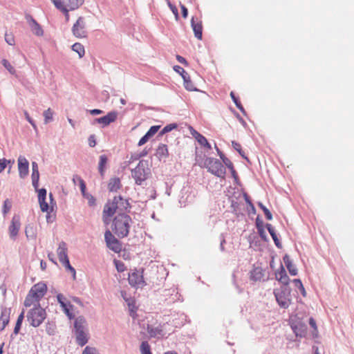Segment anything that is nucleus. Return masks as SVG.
Wrapping results in <instances>:
<instances>
[{"mask_svg": "<svg viewBox=\"0 0 354 354\" xmlns=\"http://www.w3.org/2000/svg\"><path fill=\"white\" fill-rule=\"evenodd\" d=\"M88 145L91 147H94L96 145V140L95 135H91L88 139Z\"/></svg>", "mask_w": 354, "mask_h": 354, "instance_id": "nucleus-56", "label": "nucleus"}, {"mask_svg": "<svg viewBox=\"0 0 354 354\" xmlns=\"http://www.w3.org/2000/svg\"><path fill=\"white\" fill-rule=\"evenodd\" d=\"M67 251L68 248L66 243L64 241L60 242L57 252L59 257V260L62 263L65 262L66 260H69L67 254Z\"/></svg>", "mask_w": 354, "mask_h": 354, "instance_id": "nucleus-21", "label": "nucleus"}, {"mask_svg": "<svg viewBox=\"0 0 354 354\" xmlns=\"http://www.w3.org/2000/svg\"><path fill=\"white\" fill-rule=\"evenodd\" d=\"M56 8H66L67 10H75L79 8L84 0H52Z\"/></svg>", "mask_w": 354, "mask_h": 354, "instance_id": "nucleus-11", "label": "nucleus"}, {"mask_svg": "<svg viewBox=\"0 0 354 354\" xmlns=\"http://www.w3.org/2000/svg\"><path fill=\"white\" fill-rule=\"evenodd\" d=\"M215 149L217 151V153L218 155L219 156V157L221 158V160H222V163L223 165L225 166H226L227 168H232V162H231V160L227 158L224 154L217 147V146L215 145Z\"/></svg>", "mask_w": 354, "mask_h": 354, "instance_id": "nucleus-30", "label": "nucleus"}, {"mask_svg": "<svg viewBox=\"0 0 354 354\" xmlns=\"http://www.w3.org/2000/svg\"><path fill=\"white\" fill-rule=\"evenodd\" d=\"M118 116V113L116 111H111L109 112L106 115L95 118L94 120V122H97L99 124H102L103 127L108 126L111 122H113L116 120Z\"/></svg>", "mask_w": 354, "mask_h": 354, "instance_id": "nucleus-17", "label": "nucleus"}, {"mask_svg": "<svg viewBox=\"0 0 354 354\" xmlns=\"http://www.w3.org/2000/svg\"><path fill=\"white\" fill-rule=\"evenodd\" d=\"M72 50L76 52L80 57H82L84 55L85 50L84 47L80 43H75L72 46Z\"/></svg>", "mask_w": 354, "mask_h": 354, "instance_id": "nucleus-33", "label": "nucleus"}, {"mask_svg": "<svg viewBox=\"0 0 354 354\" xmlns=\"http://www.w3.org/2000/svg\"><path fill=\"white\" fill-rule=\"evenodd\" d=\"M196 140L201 146L205 145V144H206L207 141L206 138L203 136L202 134L198 136Z\"/></svg>", "mask_w": 354, "mask_h": 354, "instance_id": "nucleus-55", "label": "nucleus"}, {"mask_svg": "<svg viewBox=\"0 0 354 354\" xmlns=\"http://www.w3.org/2000/svg\"><path fill=\"white\" fill-rule=\"evenodd\" d=\"M83 354H97V351L94 348L86 346L83 351Z\"/></svg>", "mask_w": 354, "mask_h": 354, "instance_id": "nucleus-57", "label": "nucleus"}, {"mask_svg": "<svg viewBox=\"0 0 354 354\" xmlns=\"http://www.w3.org/2000/svg\"><path fill=\"white\" fill-rule=\"evenodd\" d=\"M130 208L131 205L128 199H125L121 196H116L112 200H109L105 204L103 216L111 217L117 210L122 212Z\"/></svg>", "mask_w": 354, "mask_h": 354, "instance_id": "nucleus-2", "label": "nucleus"}, {"mask_svg": "<svg viewBox=\"0 0 354 354\" xmlns=\"http://www.w3.org/2000/svg\"><path fill=\"white\" fill-rule=\"evenodd\" d=\"M5 39H6V41L9 44V45H14L15 44V40H14V38L12 37V35H9L8 34H6L5 35Z\"/></svg>", "mask_w": 354, "mask_h": 354, "instance_id": "nucleus-61", "label": "nucleus"}, {"mask_svg": "<svg viewBox=\"0 0 354 354\" xmlns=\"http://www.w3.org/2000/svg\"><path fill=\"white\" fill-rule=\"evenodd\" d=\"M11 207H12V205H11V203L10 202V201L8 199L5 200L3 202V209H2V212H3V215H6L8 214V212L10 210Z\"/></svg>", "mask_w": 354, "mask_h": 354, "instance_id": "nucleus-48", "label": "nucleus"}, {"mask_svg": "<svg viewBox=\"0 0 354 354\" xmlns=\"http://www.w3.org/2000/svg\"><path fill=\"white\" fill-rule=\"evenodd\" d=\"M277 302L283 308H288L291 303L290 288L287 286H281L279 288L274 290Z\"/></svg>", "mask_w": 354, "mask_h": 354, "instance_id": "nucleus-6", "label": "nucleus"}, {"mask_svg": "<svg viewBox=\"0 0 354 354\" xmlns=\"http://www.w3.org/2000/svg\"><path fill=\"white\" fill-rule=\"evenodd\" d=\"M24 115H25V117H26V119L28 121V122L32 126V127L34 129H36L37 126L35 123V122L33 121V120L30 117L28 113L26 111H24Z\"/></svg>", "mask_w": 354, "mask_h": 354, "instance_id": "nucleus-59", "label": "nucleus"}, {"mask_svg": "<svg viewBox=\"0 0 354 354\" xmlns=\"http://www.w3.org/2000/svg\"><path fill=\"white\" fill-rule=\"evenodd\" d=\"M57 302L60 304V306L62 307V308H65L67 306H69L71 308L73 307V306L70 304V302H68V303L66 302V299L61 293H59L57 295Z\"/></svg>", "mask_w": 354, "mask_h": 354, "instance_id": "nucleus-34", "label": "nucleus"}, {"mask_svg": "<svg viewBox=\"0 0 354 354\" xmlns=\"http://www.w3.org/2000/svg\"><path fill=\"white\" fill-rule=\"evenodd\" d=\"M107 162L108 158L106 155L103 154L100 156L98 171L102 178H104V176L106 165L107 164Z\"/></svg>", "mask_w": 354, "mask_h": 354, "instance_id": "nucleus-28", "label": "nucleus"}, {"mask_svg": "<svg viewBox=\"0 0 354 354\" xmlns=\"http://www.w3.org/2000/svg\"><path fill=\"white\" fill-rule=\"evenodd\" d=\"M258 206L262 209L263 212L266 218L270 221L272 219V214L270 211L261 202L258 203Z\"/></svg>", "mask_w": 354, "mask_h": 354, "instance_id": "nucleus-41", "label": "nucleus"}, {"mask_svg": "<svg viewBox=\"0 0 354 354\" xmlns=\"http://www.w3.org/2000/svg\"><path fill=\"white\" fill-rule=\"evenodd\" d=\"M160 126L155 125L150 127L148 131L146 133L150 138L157 133Z\"/></svg>", "mask_w": 354, "mask_h": 354, "instance_id": "nucleus-49", "label": "nucleus"}, {"mask_svg": "<svg viewBox=\"0 0 354 354\" xmlns=\"http://www.w3.org/2000/svg\"><path fill=\"white\" fill-rule=\"evenodd\" d=\"M27 320L30 325L37 328L39 326L46 318V310L40 304L34 306L27 313Z\"/></svg>", "mask_w": 354, "mask_h": 354, "instance_id": "nucleus-5", "label": "nucleus"}, {"mask_svg": "<svg viewBox=\"0 0 354 354\" xmlns=\"http://www.w3.org/2000/svg\"><path fill=\"white\" fill-rule=\"evenodd\" d=\"M203 167L207 171L215 176L225 179L226 169L221 160L212 157H205L204 160Z\"/></svg>", "mask_w": 354, "mask_h": 354, "instance_id": "nucleus-3", "label": "nucleus"}, {"mask_svg": "<svg viewBox=\"0 0 354 354\" xmlns=\"http://www.w3.org/2000/svg\"><path fill=\"white\" fill-rule=\"evenodd\" d=\"M108 189L111 192H116L121 187L120 179L118 177L111 178L108 183Z\"/></svg>", "mask_w": 354, "mask_h": 354, "instance_id": "nucleus-25", "label": "nucleus"}, {"mask_svg": "<svg viewBox=\"0 0 354 354\" xmlns=\"http://www.w3.org/2000/svg\"><path fill=\"white\" fill-rule=\"evenodd\" d=\"M150 138V137L149 136H147V133H145L141 138L140 140H139L138 142V146H142L143 145H145L147 141Z\"/></svg>", "mask_w": 354, "mask_h": 354, "instance_id": "nucleus-58", "label": "nucleus"}, {"mask_svg": "<svg viewBox=\"0 0 354 354\" xmlns=\"http://www.w3.org/2000/svg\"><path fill=\"white\" fill-rule=\"evenodd\" d=\"M256 227L257 230L263 228V221L258 216L256 218Z\"/></svg>", "mask_w": 354, "mask_h": 354, "instance_id": "nucleus-62", "label": "nucleus"}, {"mask_svg": "<svg viewBox=\"0 0 354 354\" xmlns=\"http://www.w3.org/2000/svg\"><path fill=\"white\" fill-rule=\"evenodd\" d=\"M1 64L8 71V72L10 74H12V75L15 74V73H16L15 69L7 59H3L1 61Z\"/></svg>", "mask_w": 354, "mask_h": 354, "instance_id": "nucleus-43", "label": "nucleus"}, {"mask_svg": "<svg viewBox=\"0 0 354 354\" xmlns=\"http://www.w3.org/2000/svg\"><path fill=\"white\" fill-rule=\"evenodd\" d=\"M178 127L177 124L176 123H171L165 127L159 132L158 136H162L164 134L170 132L171 131L176 129Z\"/></svg>", "mask_w": 354, "mask_h": 354, "instance_id": "nucleus-35", "label": "nucleus"}, {"mask_svg": "<svg viewBox=\"0 0 354 354\" xmlns=\"http://www.w3.org/2000/svg\"><path fill=\"white\" fill-rule=\"evenodd\" d=\"M84 197L88 199L89 206H93L95 204V198L91 194H87Z\"/></svg>", "mask_w": 354, "mask_h": 354, "instance_id": "nucleus-54", "label": "nucleus"}, {"mask_svg": "<svg viewBox=\"0 0 354 354\" xmlns=\"http://www.w3.org/2000/svg\"><path fill=\"white\" fill-rule=\"evenodd\" d=\"M24 319V311L23 310L20 313V315L18 316V318L17 319V322H16V324H15V328L13 330V334L17 335L19 333Z\"/></svg>", "mask_w": 354, "mask_h": 354, "instance_id": "nucleus-32", "label": "nucleus"}, {"mask_svg": "<svg viewBox=\"0 0 354 354\" xmlns=\"http://www.w3.org/2000/svg\"><path fill=\"white\" fill-rule=\"evenodd\" d=\"M128 301V306L130 311V316L134 317L137 311L138 308L136 306L134 301L131 299L127 300Z\"/></svg>", "mask_w": 354, "mask_h": 354, "instance_id": "nucleus-44", "label": "nucleus"}, {"mask_svg": "<svg viewBox=\"0 0 354 354\" xmlns=\"http://www.w3.org/2000/svg\"><path fill=\"white\" fill-rule=\"evenodd\" d=\"M283 262L290 273L292 276H296L298 273L297 268L292 263V260L288 254H285L283 257Z\"/></svg>", "mask_w": 354, "mask_h": 354, "instance_id": "nucleus-22", "label": "nucleus"}, {"mask_svg": "<svg viewBox=\"0 0 354 354\" xmlns=\"http://www.w3.org/2000/svg\"><path fill=\"white\" fill-rule=\"evenodd\" d=\"M165 324L161 325L160 324L157 327H153L151 325H147V330L151 337L160 339L167 337V333L164 330V327L165 326Z\"/></svg>", "mask_w": 354, "mask_h": 354, "instance_id": "nucleus-13", "label": "nucleus"}, {"mask_svg": "<svg viewBox=\"0 0 354 354\" xmlns=\"http://www.w3.org/2000/svg\"><path fill=\"white\" fill-rule=\"evenodd\" d=\"M53 112L50 108H48L47 110H46L44 112V123L47 124L50 121L53 120Z\"/></svg>", "mask_w": 354, "mask_h": 354, "instance_id": "nucleus-45", "label": "nucleus"}, {"mask_svg": "<svg viewBox=\"0 0 354 354\" xmlns=\"http://www.w3.org/2000/svg\"><path fill=\"white\" fill-rule=\"evenodd\" d=\"M148 170L149 169L145 168V164L142 160H140L136 168L131 170V175L136 185H141L147 180Z\"/></svg>", "mask_w": 354, "mask_h": 354, "instance_id": "nucleus-7", "label": "nucleus"}, {"mask_svg": "<svg viewBox=\"0 0 354 354\" xmlns=\"http://www.w3.org/2000/svg\"><path fill=\"white\" fill-rule=\"evenodd\" d=\"M86 325V321L84 317L79 316L75 319L74 322L75 335L76 342L80 346H84L88 340Z\"/></svg>", "mask_w": 354, "mask_h": 354, "instance_id": "nucleus-4", "label": "nucleus"}, {"mask_svg": "<svg viewBox=\"0 0 354 354\" xmlns=\"http://www.w3.org/2000/svg\"><path fill=\"white\" fill-rule=\"evenodd\" d=\"M140 351L141 354H152L151 351L150 345L147 341H143L141 343Z\"/></svg>", "mask_w": 354, "mask_h": 354, "instance_id": "nucleus-37", "label": "nucleus"}, {"mask_svg": "<svg viewBox=\"0 0 354 354\" xmlns=\"http://www.w3.org/2000/svg\"><path fill=\"white\" fill-rule=\"evenodd\" d=\"M63 266L64 267H66V268L67 270H68L71 272L73 273V276L75 277V274H76V272H75V270L73 267H72L70 264V262H69V260L66 261L65 262H64L63 263Z\"/></svg>", "mask_w": 354, "mask_h": 354, "instance_id": "nucleus-52", "label": "nucleus"}, {"mask_svg": "<svg viewBox=\"0 0 354 354\" xmlns=\"http://www.w3.org/2000/svg\"><path fill=\"white\" fill-rule=\"evenodd\" d=\"M167 4H168V6L169 7V8L171 9V12H173V14L175 15L176 19H178L179 17V15H178V11L177 8L174 5H173L169 1H167Z\"/></svg>", "mask_w": 354, "mask_h": 354, "instance_id": "nucleus-50", "label": "nucleus"}, {"mask_svg": "<svg viewBox=\"0 0 354 354\" xmlns=\"http://www.w3.org/2000/svg\"><path fill=\"white\" fill-rule=\"evenodd\" d=\"M21 227V218L18 214H15L8 227L9 236L12 240H15Z\"/></svg>", "mask_w": 354, "mask_h": 354, "instance_id": "nucleus-12", "label": "nucleus"}, {"mask_svg": "<svg viewBox=\"0 0 354 354\" xmlns=\"http://www.w3.org/2000/svg\"><path fill=\"white\" fill-rule=\"evenodd\" d=\"M155 156L161 160L162 158H166L169 156V151L167 145L160 144L156 149Z\"/></svg>", "mask_w": 354, "mask_h": 354, "instance_id": "nucleus-26", "label": "nucleus"}, {"mask_svg": "<svg viewBox=\"0 0 354 354\" xmlns=\"http://www.w3.org/2000/svg\"><path fill=\"white\" fill-rule=\"evenodd\" d=\"M276 278L282 283V286H288L290 279L282 265L281 270L276 273Z\"/></svg>", "mask_w": 354, "mask_h": 354, "instance_id": "nucleus-24", "label": "nucleus"}, {"mask_svg": "<svg viewBox=\"0 0 354 354\" xmlns=\"http://www.w3.org/2000/svg\"><path fill=\"white\" fill-rule=\"evenodd\" d=\"M104 240L106 247L110 250L115 253H120L122 251V243L115 237L109 230H106L104 233Z\"/></svg>", "mask_w": 354, "mask_h": 354, "instance_id": "nucleus-8", "label": "nucleus"}, {"mask_svg": "<svg viewBox=\"0 0 354 354\" xmlns=\"http://www.w3.org/2000/svg\"><path fill=\"white\" fill-rule=\"evenodd\" d=\"M309 324L314 329L313 333H317L316 322L313 317L309 319Z\"/></svg>", "mask_w": 354, "mask_h": 354, "instance_id": "nucleus-63", "label": "nucleus"}, {"mask_svg": "<svg viewBox=\"0 0 354 354\" xmlns=\"http://www.w3.org/2000/svg\"><path fill=\"white\" fill-rule=\"evenodd\" d=\"M25 18L33 34L39 37H41L44 35V30L41 26L30 15L26 14Z\"/></svg>", "mask_w": 354, "mask_h": 354, "instance_id": "nucleus-14", "label": "nucleus"}, {"mask_svg": "<svg viewBox=\"0 0 354 354\" xmlns=\"http://www.w3.org/2000/svg\"><path fill=\"white\" fill-rule=\"evenodd\" d=\"M191 26L193 29L194 36L198 39H201L203 36V26L202 23L200 20L195 19L194 17H192L191 19Z\"/></svg>", "mask_w": 354, "mask_h": 354, "instance_id": "nucleus-19", "label": "nucleus"}, {"mask_svg": "<svg viewBox=\"0 0 354 354\" xmlns=\"http://www.w3.org/2000/svg\"><path fill=\"white\" fill-rule=\"evenodd\" d=\"M183 81H184L185 88L187 91H197V89L195 88L193 82H192L189 75H188V78L184 77Z\"/></svg>", "mask_w": 354, "mask_h": 354, "instance_id": "nucleus-38", "label": "nucleus"}, {"mask_svg": "<svg viewBox=\"0 0 354 354\" xmlns=\"http://www.w3.org/2000/svg\"><path fill=\"white\" fill-rule=\"evenodd\" d=\"M263 277L264 271L262 268L259 266H254L253 269L250 271V278L252 281H261Z\"/></svg>", "mask_w": 354, "mask_h": 354, "instance_id": "nucleus-23", "label": "nucleus"}, {"mask_svg": "<svg viewBox=\"0 0 354 354\" xmlns=\"http://www.w3.org/2000/svg\"><path fill=\"white\" fill-rule=\"evenodd\" d=\"M19 175L21 178H25L29 172V162L23 156H20L17 160Z\"/></svg>", "mask_w": 354, "mask_h": 354, "instance_id": "nucleus-16", "label": "nucleus"}, {"mask_svg": "<svg viewBox=\"0 0 354 354\" xmlns=\"http://www.w3.org/2000/svg\"><path fill=\"white\" fill-rule=\"evenodd\" d=\"M25 234L28 239H35L37 237L36 230L32 225H28L25 228Z\"/></svg>", "mask_w": 354, "mask_h": 354, "instance_id": "nucleus-31", "label": "nucleus"}, {"mask_svg": "<svg viewBox=\"0 0 354 354\" xmlns=\"http://www.w3.org/2000/svg\"><path fill=\"white\" fill-rule=\"evenodd\" d=\"M232 147L233 148L237 151L239 152V153L246 160L249 161L248 158L247 156H245V153L243 151L242 149H241V146L240 144H239L238 142H236V141H232Z\"/></svg>", "mask_w": 354, "mask_h": 354, "instance_id": "nucleus-42", "label": "nucleus"}, {"mask_svg": "<svg viewBox=\"0 0 354 354\" xmlns=\"http://www.w3.org/2000/svg\"><path fill=\"white\" fill-rule=\"evenodd\" d=\"M31 178L32 186L37 190L39 187V172L32 171Z\"/></svg>", "mask_w": 354, "mask_h": 354, "instance_id": "nucleus-39", "label": "nucleus"}, {"mask_svg": "<svg viewBox=\"0 0 354 354\" xmlns=\"http://www.w3.org/2000/svg\"><path fill=\"white\" fill-rule=\"evenodd\" d=\"M37 191H38V201L41 211L43 212H47V214H48L50 213V207L48 204L46 202L47 193L46 189L45 188H41L39 189H37Z\"/></svg>", "mask_w": 354, "mask_h": 354, "instance_id": "nucleus-18", "label": "nucleus"}, {"mask_svg": "<svg viewBox=\"0 0 354 354\" xmlns=\"http://www.w3.org/2000/svg\"><path fill=\"white\" fill-rule=\"evenodd\" d=\"M10 313V308H7L3 306H1L0 321H1L2 324L1 330H3L6 328V326L9 324Z\"/></svg>", "mask_w": 354, "mask_h": 354, "instance_id": "nucleus-20", "label": "nucleus"}, {"mask_svg": "<svg viewBox=\"0 0 354 354\" xmlns=\"http://www.w3.org/2000/svg\"><path fill=\"white\" fill-rule=\"evenodd\" d=\"M174 70L176 73H179V74L181 75V77H183V79H184V77H187V78H188V75H189V74H188V73H187V72L183 69V68H182V67H181V66H178V65L174 66Z\"/></svg>", "mask_w": 354, "mask_h": 354, "instance_id": "nucleus-47", "label": "nucleus"}, {"mask_svg": "<svg viewBox=\"0 0 354 354\" xmlns=\"http://www.w3.org/2000/svg\"><path fill=\"white\" fill-rule=\"evenodd\" d=\"M76 177L77 178V180L80 184V191L82 192V194L83 195V196H86V195L87 194V193H86V183H85L84 180L80 176H76Z\"/></svg>", "mask_w": 354, "mask_h": 354, "instance_id": "nucleus-46", "label": "nucleus"}, {"mask_svg": "<svg viewBox=\"0 0 354 354\" xmlns=\"http://www.w3.org/2000/svg\"><path fill=\"white\" fill-rule=\"evenodd\" d=\"M30 292L33 295L37 300L40 301L47 292V286L46 283L39 282L34 285L31 288Z\"/></svg>", "mask_w": 354, "mask_h": 354, "instance_id": "nucleus-15", "label": "nucleus"}, {"mask_svg": "<svg viewBox=\"0 0 354 354\" xmlns=\"http://www.w3.org/2000/svg\"><path fill=\"white\" fill-rule=\"evenodd\" d=\"M144 270H135L131 273L129 274L128 281L131 287L140 288L147 285L143 277Z\"/></svg>", "mask_w": 354, "mask_h": 354, "instance_id": "nucleus-9", "label": "nucleus"}, {"mask_svg": "<svg viewBox=\"0 0 354 354\" xmlns=\"http://www.w3.org/2000/svg\"><path fill=\"white\" fill-rule=\"evenodd\" d=\"M58 10H59L60 11H62L63 12V14L64 15V17H65V19H66V21H69V11H71L70 10H67L66 8H57Z\"/></svg>", "mask_w": 354, "mask_h": 354, "instance_id": "nucleus-60", "label": "nucleus"}, {"mask_svg": "<svg viewBox=\"0 0 354 354\" xmlns=\"http://www.w3.org/2000/svg\"><path fill=\"white\" fill-rule=\"evenodd\" d=\"M133 223L131 217L125 213H119L113 221V230L120 239L127 237Z\"/></svg>", "mask_w": 354, "mask_h": 354, "instance_id": "nucleus-1", "label": "nucleus"}, {"mask_svg": "<svg viewBox=\"0 0 354 354\" xmlns=\"http://www.w3.org/2000/svg\"><path fill=\"white\" fill-rule=\"evenodd\" d=\"M7 166V159H0V173H1Z\"/></svg>", "mask_w": 354, "mask_h": 354, "instance_id": "nucleus-64", "label": "nucleus"}, {"mask_svg": "<svg viewBox=\"0 0 354 354\" xmlns=\"http://www.w3.org/2000/svg\"><path fill=\"white\" fill-rule=\"evenodd\" d=\"M114 263H115L116 269L119 272H122L124 271L125 266L122 262H121L120 261L115 260Z\"/></svg>", "mask_w": 354, "mask_h": 354, "instance_id": "nucleus-51", "label": "nucleus"}, {"mask_svg": "<svg viewBox=\"0 0 354 354\" xmlns=\"http://www.w3.org/2000/svg\"><path fill=\"white\" fill-rule=\"evenodd\" d=\"M292 283L295 284V286L299 290L301 294L304 297H306V292L301 281L299 279H295L292 280Z\"/></svg>", "mask_w": 354, "mask_h": 354, "instance_id": "nucleus-36", "label": "nucleus"}, {"mask_svg": "<svg viewBox=\"0 0 354 354\" xmlns=\"http://www.w3.org/2000/svg\"><path fill=\"white\" fill-rule=\"evenodd\" d=\"M39 304V301L37 300L32 293L29 291L28 294L25 298L24 306L26 307H30L31 306H37Z\"/></svg>", "mask_w": 354, "mask_h": 354, "instance_id": "nucleus-29", "label": "nucleus"}, {"mask_svg": "<svg viewBox=\"0 0 354 354\" xmlns=\"http://www.w3.org/2000/svg\"><path fill=\"white\" fill-rule=\"evenodd\" d=\"M266 227L267 228L268 232L270 233V236H272L276 247L281 249L282 248V245L277 237V235L275 232L274 227L270 223L266 224Z\"/></svg>", "mask_w": 354, "mask_h": 354, "instance_id": "nucleus-27", "label": "nucleus"}, {"mask_svg": "<svg viewBox=\"0 0 354 354\" xmlns=\"http://www.w3.org/2000/svg\"><path fill=\"white\" fill-rule=\"evenodd\" d=\"M258 231V233L259 234V236L261 237V239L265 241V242H268V238L266 234V232L264 230V228H261V229H259L257 230Z\"/></svg>", "mask_w": 354, "mask_h": 354, "instance_id": "nucleus-53", "label": "nucleus"}, {"mask_svg": "<svg viewBox=\"0 0 354 354\" xmlns=\"http://www.w3.org/2000/svg\"><path fill=\"white\" fill-rule=\"evenodd\" d=\"M72 32L77 38H85L87 37L86 21L83 17H80L72 27Z\"/></svg>", "mask_w": 354, "mask_h": 354, "instance_id": "nucleus-10", "label": "nucleus"}, {"mask_svg": "<svg viewBox=\"0 0 354 354\" xmlns=\"http://www.w3.org/2000/svg\"><path fill=\"white\" fill-rule=\"evenodd\" d=\"M230 96L232 97V100H233V102H234V104H236V106L243 113V114H245V109L243 108V106H242L241 103L240 102L239 100L238 99V97H236L234 95V92H231L230 93Z\"/></svg>", "mask_w": 354, "mask_h": 354, "instance_id": "nucleus-40", "label": "nucleus"}]
</instances>
